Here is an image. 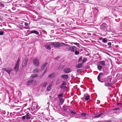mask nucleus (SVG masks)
Wrapping results in <instances>:
<instances>
[{
	"label": "nucleus",
	"mask_w": 122,
	"mask_h": 122,
	"mask_svg": "<svg viewBox=\"0 0 122 122\" xmlns=\"http://www.w3.org/2000/svg\"><path fill=\"white\" fill-rule=\"evenodd\" d=\"M51 45L52 46H54L55 47H59L62 46L63 45H66L65 43L62 42H52L51 43Z\"/></svg>",
	"instance_id": "obj_1"
},
{
	"label": "nucleus",
	"mask_w": 122,
	"mask_h": 122,
	"mask_svg": "<svg viewBox=\"0 0 122 122\" xmlns=\"http://www.w3.org/2000/svg\"><path fill=\"white\" fill-rule=\"evenodd\" d=\"M28 60V59L27 58H26L24 59L22 61V66L24 67V68H25L27 66V63Z\"/></svg>",
	"instance_id": "obj_2"
},
{
	"label": "nucleus",
	"mask_w": 122,
	"mask_h": 122,
	"mask_svg": "<svg viewBox=\"0 0 122 122\" xmlns=\"http://www.w3.org/2000/svg\"><path fill=\"white\" fill-rule=\"evenodd\" d=\"M33 63L35 66L36 67L38 66L39 64V60L37 58L34 59Z\"/></svg>",
	"instance_id": "obj_3"
},
{
	"label": "nucleus",
	"mask_w": 122,
	"mask_h": 122,
	"mask_svg": "<svg viewBox=\"0 0 122 122\" xmlns=\"http://www.w3.org/2000/svg\"><path fill=\"white\" fill-rule=\"evenodd\" d=\"M108 27L107 25L105 24H103L100 26L101 29L105 31H107V28Z\"/></svg>",
	"instance_id": "obj_4"
},
{
	"label": "nucleus",
	"mask_w": 122,
	"mask_h": 122,
	"mask_svg": "<svg viewBox=\"0 0 122 122\" xmlns=\"http://www.w3.org/2000/svg\"><path fill=\"white\" fill-rule=\"evenodd\" d=\"M2 70L6 71L9 74H10V72L12 71V69L9 68H2Z\"/></svg>",
	"instance_id": "obj_5"
},
{
	"label": "nucleus",
	"mask_w": 122,
	"mask_h": 122,
	"mask_svg": "<svg viewBox=\"0 0 122 122\" xmlns=\"http://www.w3.org/2000/svg\"><path fill=\"white\" fill-rule=\"evenodd\" d=\"M71 71V69L70 68H66L64 70V71L66 73H68Z\"/></svg>",
	"instance_id": "obj_6"
},
{
	"label": "nucleus",
	"mask_w": 122,
	"mask_h": 122,
	"mask_svg": "<svg viewBox=\"0 0 122 122\" xmlns=\"http://www.w3.org/2000/svg\"><path fill=\"white\" fill-rule=\"evenodd\" d=\"M76 48L74 46H71L70 50L72 51H74L76 49Z\"/></svg>",
	"instance_id": "obj_7"
},
{
	"label": "nucleus",
	"mask_w": 122,
	"mask_h": 122,
	"mask_svg": "<svg viewBox=\"0 0 122 122\" xmlns=\"http://www.w3.org/2000/svg\"><path fill=\"white\" fill-rule=\"evenodd\" d=\"M38 76V75L37 74H32L30 77V79H33L35 78Z\"/></svg>",
	"instance_id": "obj_8"
},
{
	"label": "nucleus",
	"mask_w": 122,
	"mask_h": 122,
	"mask_svg": "<svg viewBox=\"0 0 122 122\" xmlns=\"http://www.w3.org/2000/svg\"><path fill=\"white\" fill-rule=\"evenodd\" d=\"M34 81L33 80H30L28 81L26 83V84L27 85H29L32 84V83Z\"/></svg>",
	"instance_id": "obj_9"
},
{
	"label": "nucleus",
	"mask_w": 122,
	"mask_h": 122,
	"mask_svg": "<svg viewBox=\"0 0 122 122\" xmlns=\"http://www.w3.org/2000/svg\"><path fill=\"white\" fill-rule=\"evenodd\" d=\"M52 82L51 83V84L50 85H49L46 88V90L47 91H50L51 88L52 84Z\"/></svg>",
	"instance_id": "obj_10"
},
{
	"label": "nucleus",
	"mask_w": 122,
	"mask_h": 122,
	"mask_svg": "<svg viewBox=\"0 0 122 122\" xmlns=\"http://www.w3.org/2000/svg\"><path fill=\"white\" fill-rule=\"evenodd\" d=\"M47 68H46L44 72H43L42 75L40 76V77L42 78L44 76V75L46 73V72L47 71Z\"/></svg>",
	"instance_id": "obj_11"
},
{
	"label": "nucleus",
	"mask_w": 122,
	"mask_h": 122,
	"mask_svg": "<svg viewBox=\"0 0 122 122\" xmlns=\"http://www.w3.org/2000/svg\"><path fill=\"white\" fill-rule=\"evenodd\" d=\"M104 82V85L106 86L107 87L111 86L112 85V84L111 83H107L106 81H105Z\"/></svg>",
	"instance_id": "obj_12"
},
{
	"label": "nucleus",
	"mask_w": 122,
	"mask_h": 122,
	"mask_svg": "<svg viewBox=\"0 0 122 122\" xmlns=\"http://www.w3.org/2000/svg\"><path fill=\"white\" fill-rule=\"evenodd\" d=\"M112 78L110 77L108 78L105 81H106L107 83H110L111 82Z\"/></svg>",
	"instance_id": "obj_13"
},
{
	"label": "nucleus",
	"mask_w": 122,
	"mask_h": 122,
	"mask_svg": "<svg viewBox=\"0 0 122 122\" xmlns=\"http://www.w3.org/2000/svg\"><path fill=\"white\" fill-rule=\"evenodd\" d=\"M103 74L102 73H100L99 75H98V77H97V79L99 81L101 82H103V81H101V80L100 79V76L101 75H102Z\"/></svg>",
	"instance_id": "obj_14"
},
{
	"label": "nucleus",
	"mask_w": 122,
	"mask_h": 122,
	"mask_svg": "<svg viewBox=\"0 0 122 122\" xmlns=\"http://www.w3.org/2000/svg\"><path fill=\"white\" fill-rule=\"evenodd\" d=\"M19 67V65L16 64L15 65V67L14 68L15 70L16 71H17L18 70Z\"/></svg>",
	"instance_id": "obj_15"
},
{
	"label": "nucleus",
	"mask_w": 122,
	"mask_h": 122,
	"mask_svg": "<svg viewBox=\"0 0 122 122\" xmlns=\"http://www.w3.org/2000/svg\"><path fill=\"white\" fill-rule=\"evenodd\" d=\"M25 116L26 119H29L30 118L31 115L29 113H28L26 114Z\"/></svg>",
	"instance_id": "obj_16"
},
{
	"label": "nucleus",
	"mask_w": 122,
	"mask_h": 122,
	"mask_svg": "<svg viewBox=\"0 0 122 122\" xmlns=\"http://www.w3.org/2000/svg\"><path fill=\"white\" fill-rule=\"evenodd\" d=\"M47 84V82H46L42 83L41 85V86L42 87H45Z\"/></svg>",
	"instance_id": "obj_17"
},
{
	"label": "nucleus",
	"mask_w": 122,
	"mask_h": 122,
	"mask_svg": "<svg viewBox=\"0 0 122 122\" xmlns=\"http://www.w3.org/2000/svg\"><path fill=\"white\" fill-rule=\"evenodd\" d=\"M61 77L64 79H67L68 78V76L67 75H64L61 76Z\"/></svg>",
	"instance_id": "obj_18"
},
{
	"label": "nucleus",
	"mask_w": 122,
	"mask_h": 122,
	"mask_svg": "<svg viewBox=\"0 0 122 122\" xmlns=\"http://www.w3.org/2000/svg\"><path fill=\"white\" fill-rule=\"evenodd\" d=\"M45 47L48 50H50L51 49V47L50 46V45L49 44H47L45 46Z\"/></svg>",
	"instance_id": "obj_19"
},
{
	"label": "nucleus",
	"mask_w": 122,
	"mask_h": 122,
	"mask_svg": "<svg viewBox=\"0 0 122 122\" xmlns=\"http://www.w3.org/2000/svg\"><path fill=\"white\" fill-rule=\"evenodd\" d=\"M65 44L66 45H63L64 46H66V49H67L68 50H70V47H71V46L70 45H68V44Z\"/></svg>",
	"instance_id": "obj_20"
},
{
	"label": "nucleus",
	"mask_w": 122,
	"mask_h": 122,
	"mask_svg": "<svg viewBox=\"0 0 122 122\" xmlns=\"http://www.w3.org/2000/svg\"><path fill=\"white\" fill-rule=\"evenodd\" d=\"M104 114L103 113H101L95 116H94V117L96 118H98L100 117L101 116H103Z\"/></svg>",
	"instance_id": "obj_21"
},
{
	"label": "nucleus",
	"mask_w": 122,
	"mask_h": 122,
	"mask_svg": "<svg viewBox=\"0 0 122 122\" xmlns=\"http://www.w3.org/2000/svg\"><path fill=\"white\" fill-rule=\"evenodd\" d=\"M30 32L31 33H34L36 35H38L39 34V33L38 31L35 30H31L30 31Z\"/></svg>",
	"instance_id": "obj_22"
},
{
	"label": "nucleus",
	"mask_w": 122,
	"mask_h": 122,
	"mask_svg": "<svg viewBox=\"0 0 122 122\" xmlns=\"http://www.w3.org/2000/svg\"><path fill=\"white\" fill-rule=\"evenodd\" d=\"M83 65V64L82 63L79 64L77 65L76 66V67L77 68H80L82 67V66Z\"/></svg>",
	"instance_id": "obj_23"
},
{
	"label": "nucleus",
	"mask_w": 122,
	"mask_h": 122,
	"mask_svg": "<svg viewBox=\"0 0 122 122\" xmlns=\"http://www.w3.org/2000/svg\"><path fill=\"white\" fill-rule=\"evenodd\" d=\"M99 63L101 65L104 66L105 65V62L104 61H101L99 62Z\"/></svg>",
	"instance_id": "obj_24"
},
{
	"label": "nucleus",
	"mask_w": 122,
	"mask_h": 122,
	"mask_svg": "<svg viewBox=\"0 0 122 122\" xmlns=\"http://www.w3.org/2000/svg\"><path fill=\"white\" fill-rule=\"evenodd\" d=\"M55 76V74L54 73H52L51 75L48 76V77L49 78H52L54 77Z\"/></svg>",
	"instance_id": "obj_25"
},
{
	"label": "nucleus",
	"mask_w": 122,
	"mask_h": 122,
	"mask_svg": "<svg viewBox=\"0 0 122 122\" xmlns=\"http://www.w3.org/2000/svg\"><path fill=\"white\" fill-rule=\"evenodd\" d=\"M39 71L38 69L37 68H36L35 69L33 70V72L34 73H37Z\"/></svg>",
	"instance_id": "obj_26"
},
{
	"label": "nucleus",
	"mask_w": 122,
	"mask_h": 122,
	"mask_svg": "<svg viewBox=\"0 0 122 122\" xmlns=\"http://www.w3.org/2000/svg\"><path fill=\"white\" fill-rule=\"evenodd\" d=\"M86 100H88L90 99V96L89 95L86 96L85 97Z\"/></svg>",
	"instance_id": "obj_27"
},
{
	"label": "nucleus",
	"mask_w": 122,
	"mask_h": 122,
	"mask_svg": "<svg viewBox=\"0 0 122 122\" xmlns=\"http://www.w3.org/2000/svg\"><path fill=\"white\" fill-rule=\"evenodd\" d=\"M47 64V63H45V64L43 65L41 67V68L42 69H43L45 67H46Z\"/></svg>",
	"instance_id": "obj_28"
},
{
	"label": "nucleus",
	"mask_w": 122,
	"mask_h": 122,
	"mask_svg": "<svg viewBox=\"0 0 122 122\" xmlns=\"http://www.w3.org/2000/svg\"><path fill=\"white\" fill-rule=\"evenodd\" d=\"M98 66V67L97 68L98 69H99V70L100 71H101L102 70V66L100 65H97Z\"/></svg>",
	"instance_id": "obj_29"
},
{
	"label": "nucleus",
	"mask_w": 122,
	"mask_h": 122,
	"mask_svg": "<svg viewBox=\"0 0 122 122\" xmlns=\"http://www.w3.org/2000/svg\"><path fill=\"white\" fill-rule=\"evenodd\" d=\"M81 115L84 116V117H86L87 115V114L85 113H82L81 114Z\"/></svg>",
	"instance_id": "obj_30"
},
{
	"label": "nucleus",
	"mask_w": 122,
	"mask_h": 122,
	"mask_svg": "<svg viewBox=\"0 0 122 122\" xmlns=\"http://www.w3.org/2000/svg\"><path fill=\"white\" fill-rule=\"evenodd\" d=\"M60 99V102L62 104L64 102V100L63 98H61Z\"/></svg>",
	"instance_id": "obj_31"
},
{
	"label": "nucleus",
	"mask_w": 122,
	"mask_h": 122,
	"mask_svg": "<svg viewBox=\"0 0 122 122\" xmlns=\"http://www.w3.org/2000/svg\"><path fill=\"white\" fill-rule=\"evenodd\" d=\"M102 41L103 43H106L107 41V39L106 38H104L102 40Z\"/></svg>",
	"instance_id": "obj_32"
},
{
	"label": "nucleus",
	"mask_w": 122,
	"mask_h": 122,
	"mask_svg": "<svg viewBox=\"0 0 122 122\" xmlns=\"http://www.w3.org/2000/svg\"><path fill=\"white\" fill-rule=\"evenodd\" d=\"M61 88H62L65 89H67V87L66 86H63L61 85L60 87Z\"/></svg>",
	"instance_id": "obj_33"
},
{
	"label": "nucleus",
	"mask_w": 122,
	"mask_h": 122,
	"mask_svg": "<svg viewBox=\"0 0 122 122\" xmlns=\"http://www.w3.org/2000/svg\"><path fill=\"white\" fill-rule=\"evenodd\" d=\"M20 61V59H18L16 63V64H18L19 65V62Z\"/></svg>",
	"instance_id": "obj_34"
},
{
	"label": "nucleus",
	"mask_w": 122,
	"mask_h": 122,
	"mask_svg": "<svg viewBox=\"0 0 122 122\" xmlns=\"http://www.w3.org/2000/svg\"><path fill=\"white\" fill-rule=\"evenodd\" d=\"M87 60V59L86 58H84L83 60H82L81 61L82 62V64H83V63L85 62V61H86Z\"/></svg>",
	"instance_id": "obj_35"
},
{
	"label": "nucleus",
	"mask_w": 122,
	"mask_h": 122,
	"mask_svg": "<svg viewBox=\"0 0 122 122\" xmlns=\"http://www.w3.org/2000/svg\"><path fill=\"white\" fill-rule=\"evenodd\" d=\"M120 109V108H115L112 109V110H119Z\"/></svg>",
	"instance_id": "obj_36"
},
{
	"label": "nucleus",
	"mask_w": 122,
	"mask_h": 122,
	"mask_svg": "<svg viewBox=\"0 0 122 122\" xmlns=\"http://www.w3.org/2000/svg\"><path fill=\"white\" fill-rule=\"evenodd\" d=\"M75 54L76 55H78L79 54V52L77 51H76L75 52Z\"/></svg>",
	"instance_id": "obj_37"
},
{
	"label": "nucleus",
	"mask_w": 122,
	"mask_h": 122,
	"mask_svg": "<svg viewBox=\"0 0 122 122\" xmlns=\"http://www.w3.org/2000/svg\"><path fill=\"white\" fill-rule=\"evenodd\" d=\"M82 57L80 56L79 58V60H78V62H80V61L82 60Z\"/></svg>",
	"instance_id": "obj_38"
},
{
	"label": "nucleus",
	"mask_w": 122,
	"mask_h": 122,
	"mask_svg": "<svg viewBox=\"0 0 122 122\" xmlns=\"http://www.w3.org/2000/svg\"><path fill=\"white\" fill-rule=\"evenodd\" d=\"M26 118L25 116H23L22 117V119L23 120H24Z\"/></svg>",
	"instance_id": "obj_39"
},
{
	"label": "nucleus",
	"mask_w": 122,
	"mask_h": 122,
	"mask_svg": "<svg viewBox=\"0 0 122 122\" xmlns=\"http://www.w3.org/2000/svg\"><path fill=\"white\" fill-rule=\"evenodd\" d=\"M71 113L72 114H75L76 113V112H74L73 111H71Z\"/></svg>",
	"instance_id": "obj_40"
},
{
	"label": "nucleus",
	"mask_w": 122,
	"mask_h": 122,
	"mask_svg": "<svg viewBox=\"0 0 122 122\" xmlns=\"http://www.w3.org/2000/svg\"><path fill=\"white\" fill-rule=\"evenodd\" d=\"M63 83L61 85L63 86V85H66V83L65 81H63Z\"/></svg>",
	"instance_id": "obj_41"
},
{
	"label": "nucleus",
	"mask_w": 122,
	"mask_h": 122,
	"mask_svg": "<svg viewBox=\"0 0 122 122\" xmlns=\"http://www.w3.org/2000/svg\"><path fill=\"white\" fill-rule=\"evenodd\" d=\"M4 33V32L3 31H0V35H2Z\"/></svg>",
	"instance_id": "obj_42"
},
{
	"label": "nucleus",
	"mask_w": 122,
	"mask_h": 122,
	"mask_svg": "<svg viewBox=\"0 0 122 122\" xmlns=\"http://www.w3.org/2000/svg\"><path fill=\"white\" fill-rule=\"evenodd\" d=\"M58 98L59 99H60L61 98V95H60V94L59 95H58Z\"/></svg>",
	"instance_id": "obj_43"
},
{
	"label": "nucleus",
	"mask_w": 122,
	"mask_h": 122,
	"mask_svg": "<svg viewBox=\"0 0 122 122\" xmlns=\"http://www.w3.org/2000/svg\"><path fill=\"white\" fill-rule=\"evenodd\" d=\"M94 9H95V10H94V12H95L96 13V12H98V10L97 9H96L94 8Z\"/></svg>",
	"instance_id": "obj_44"
},
{
	"label": "nucleus",
	"mask_w": 122,
	"mask_h": 122,
	"mask_svg": "<svg viewBox=\"0 0 122 122\" xmlns=\"http://www.w3.org/2000/svg\"><path fill=\"white\" fill-rule=\"evenodd\" d=\"M112 44V43L111 42H109L107 43V45H111Z\"/></svg>",
	"instance_id": "obj_45"
},
{
	"label": "nucleus",
	"mask_w": 122,
	"mask_h": 122,
	"mask_svg": "<svg viewBox=\"0 0 122 122\" xmlns=\"http://www.w3.org/2000/svg\"><path fill=\"white\" fill-rule=\"evenodd\" d=\"M24 25L25 26H27L28 25V24L27 23L25 22V23Z\"/></svg>",
	"instance_id": "obj_46"
},
{
	"label": "nucleus",
	"mask_w": 122,
	"mask_h": 122,
	"mask_svg": "<svg viewBox=\"0 0 122 122\" xmlns=\"http://www.w3.org/2000/svg\"><path fill=\"white\" fill-rule=\"evenodd\" d=\"M81 71V69H78L77 70V72H79V71Z\"/></svg>",
	"instance_id": "obj_47"
},
{
	"label": "nucleus",
	"mask_w": 122,
	"mask_h": 122,
	"mask_svg": "<svg viewBox=\"0 0 122 122\" xmlns=\"http://www.w3.org/2000/svg\"><path fill=\"white\" fill-rule=\"evenodd\" d=\"M71 78L72 79H73V78L74 79L75 78L74 76L73 75H71Z\"/></svg>",
	"instance_id": "obj_48"
},
{
	"label": "nucleus",
	"mask_w": 122,
	"mask_h": 122,
	"mask_svg": "<svg viewBox=\"0 0 122 122\" xmlns=\"http://www.w3.org/2000/svg\"><path fill=\"white\" fill-rule=\"evenodd\" d=\"M74 44H75V45H79V43H74Z\"/></svg>",
	"instance_id": "obj_49"
},
{
	"label": "nucleus",
	"mask_w": 122,
	"mask_h": 122,
	"mask_svg": "<svg viewBox=\"0 0 122 122\" xmlns=\"http://www.w3.org/2000/svg\"><path fill=\"white\" fill-rule=\"evenodd\" d=\"M121 103H117V106H118L119 105H121Z\"/></svg>",
	"instance_id": "obj_50"
},
{
	"label": "nucleus",
	"mask_w": 122,
	"mask_h": 122,
	"mask_svg": "<svg viewBox=\"0 0 122 122\" xmlns=\"http://www.w3.org/2000/svg\"><path fill=\"white\" fill-rule=\"evenodd\" d=\"M64 110L65 111L66 110H67V109L66 107H64Z\"/></svg>",
	"instance_id": "obj_51"
},
{
	"label": "nucleus",
	"mask_w": 122,
	"mask_h": 122,
	"mask_svg": "<svg viewBox=\"0 0 122 122\" xmlns=\"http://www.w3.org/2000/svg\"><path fill=\"white\" fill-rule=\"evenodd\" d=\"M60 95H61V97H62L63 96V94H60Z\"/></svg>",
	"instance_id": "obj_52"
},
{
	"label": "nucleus",
	"mask_w": 122,
	"mask_h": 122,
	"mask_svg": "<svg viewBox=\"0 0 122 122\" xmlns=\"http://www.w3.org/2000/svg\"><path fill=\"white\" fill-rule=\"evenodd\" d=\"M0 20H2V19L1 18H0Z\"/></svg>",
	"instance_id": "obj_53"
},
{
	"label": "nucleus",
	"mask_w": 122,
	"mask_h": 122,
	"mask_svg": "<svg viewBox=\"0 0 122 122\" xmlns=\"http://www.w3.org/2000/svg\"><path fill=\"white\" fill-rule=\"evenodd\" d=\"M51 119H52V120H53V118H52Z\"/></svg>",
	"instance_id": "obj_54"
},
{
	"label": "nucleus",
	"mask_w": 122,
	"mask_h": 122,
	"mask_svg": "<svg viewBox=\"0 0 122 122\" xmlns=\"http://www.w3.org/2000/svg\"><path fill=\"white\" fill-rule=\"evenodd\" d=\"M24 28H26V27H24Z\"/></svg>",
	"instance_id": "obj_55"
},
{
	"label": "nucleus",
	"mask_w": 122,
	"mask_h": 122,
	"mask_svg": "<svg viewBox=\"0 0 122 122\" xmlns=\"http://www.w3.org/2000/svg\"><path fill=\"white\" fill-rule=\"evenodd\" d=\"M0 5H2L1 4H0Z\"/></svg>",
	"instance_id": "obj_56"
}]
</instances>
